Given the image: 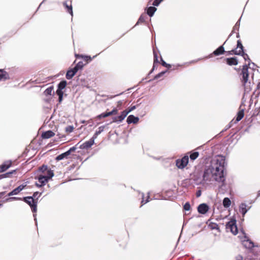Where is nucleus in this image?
Instances as JSON below:
<instances>
[{"label":"nucleus","mask_w":260,"mask_h":260,"mask_svg":"<svg viewBox=\"0 0 260 260\" xmlns=\"http://www.w3.org/2000/svg\"><path fill=\"white\" fill-rule=\"evenodd\" d=\"M225 160L223 156L218 155L213 158L210 165L206 167L203 175V181L211 183L214 181L221 183L219 192L224 194L227 191L225 181Z\"/></svg>","instance_id":"1"},{"label":"nucleus","mask_w":260,"mask_h":260,"mask_svg":"<svg viewBox=\"0 0 260 260\" xmlns=\"http://www.w3.org/2000/svg\"><path fill=\"white\" fill-rule=\"evenodd\" d=\"M248 69V68L247 65L244 66L241 73L242 75V82L243 85L245 87L246 91L250 90V88H248L247 86V81L249 77Z\"/></svg>","instance_id":"2"},{"label":"nucleus","mask_w":260,"mask_h":260,"mask_svg":"<svg viewBox=\"0 0 260 260\" xmlns=\"http://www.w3.org/2000/svg\"><path fill=\"white\" fill-rule=\"evenodd\" d=\"M23 200L28 204L31 208L32 212L36 213L37 210V201L32 197H26L23 198Z\"/></svg>","instance_id":"3"},{"label":"nucleus","mask_w":260,"mask_h":260,"mask_svg":"<svg viewBox=\"0 0 260 260\" xmlns=\"http://www.w3.org/2000/svg\"><path fill=\"white\" fill-rule=\"evenodd\" d=\"M226 230L227 232H231L234 235L238 233V229L236 225V220L232 219L226 224Z\"/></svg>","instance_id":"4"},{"label":"nucleus","mask_w":260,"mask_h":260,"mask_svg":"<svg viewBox=\"0 0 260 260\" xmlns=\"http://www.w3.org/2000/svg\"><path fill=\"white\" fill-rule=\"evenodd\" d=\"M67 84L66 81L63 80L61 81L58 84V88L56 90V94L58 95V102L60 103L62 101L63 91L62 90L65 88Z\"/></svg>","instance_id":"5"},{"label":"nucleus","mask_w":260,"mask_h":260,"mask_svg":"<svg viewBox=\"0 0 260 260\" xmlns=\"http://www.w3.org/2000/svg\"><path fill=\"white\" fill-rule=\"evenodd\" d=\"M188 156H184L181 159H177L176 162V166L179 169H183L186 166L188 162Z\"/></svg>","instance_id":"6"},{"label":"nucleus","mask_w":260,"mask_h":260,"mask_svg":"<svg viewBox=\"0 0 260 260\" xmlns=\"http://www.w3.org/2000/svg\"><path fill=\"white\" fill-rule=\"evenodd\" d=\"M243 51V46L241 43V42L240 40H238L237 41V48L232 50V52H234L235 54L236 55H240Z\"/></svg>","instance_id":"7"},{"label":"nucleus","mask_w":260,"mask_h":260,"mask_svg":"<svg viewBox=\"0 0 260 260\" xmlns=\"http://www.w3.org/2000/svg\"><path fill=\"white\" fill-rule=\"evenodd\" d=\"M36 179H38L40 183V186H44L48 182L49 179L46 177V175H39L38 177H35Z\"/></svg>","instance_id":"8"},{"label":"nucleus","mask_w":260,"mask_h":260,"mask_svg":"<svg viewBox=\"0 0 260 260\" xmlns=\"http://www.w3.org/2000/svg\"><path fill=\"white\" fill-rule=\"evenodd\" d=\"M128 113L127 112V110H125L122 112L120 115L118 116H116L113 118V122H121L125 117L127 116Z\"/></svg>","instance_id":"9"},{"label":"nucleus","mask_w":260,"mask_h":260,"mask_svg":"<svg viewBox=\"0 0 260 260\" xmlns=\"http://www.w3.org/2000/svg\"><path fill=\"white\" fill-rule=\"evenodd\" d=\"M208 210H209L208 206L205 203L200 204L198 207V212L200 213L203 214L206 213L208 212Z\"/></svg>","instance_id":"10"},{"label":"nucleus","mask_w":260,"mask_h":260,"mask_svg":"<svg viewBox=\"0 0 260 260\" xmlns=\"http://www.w3.org/2000/svg\"><path fill=\"white\" fill-rule=\"evenodd\" d=\"M93 144V139H90L89 141H86L81 145L80 148L81 149H88L91 147Z\"/></svg>","instance_id":"11"},{"label":"nucleus","mask_w":260,"mask_h":260,"mask_svg":"<svg viewBox=\"0 0 260 260\" xmlns=\"http://www.w3.org/2000/svg\"><path fill=\"white\" fill-rule=\"evenodd\" d=\"M77 72V69L74 68L68 70L66 74V78L68 80L71 79Z\"/></svg>","instance_id":"12"},{"label":"nucleus","mask_w":260,"mask_h":260,"mask_svg":"<svg viewBox=\"0 0 260 260\" xmlns=\"http://www.w3.org/2000/svg\"><path fill=\"white\" fill-rule=\"evenodd\" d=\"M139 118L138 117H135L133 115H131L128 116L126 122L128 124H130L132 123H137L139 121Z\"/></svg>","instance_id":"13"},{"label":"nucleus","mask_w":260,"mask_h":260,"mask_svg":"<svg viewBox=\"0 0 260 260\" xmlns=\"http://www.w3.org/2000/svg\"><path fill=\"white\" fill-rule=\"evenodd\" d=\"M9 78V74L4 70H0V81H5Z\"/></svg>","instance_id":"14"},{"label":"nucleus","mask_w":260,"mask_h":260,"mask_svg":"<svg viewBox=\"0 0 260 260\" xmlns=\"http://www.w3.org/2000/svg\"><path fill=\"white\" fill-rule=\"evenodd\" d=\"M55 135V134L51 131H48L42 134V137L43 139H49L53 137Z\"/></svg>","instance_id":"15"},{"label":"nucleus","mask_w":260,"mask_h":260,"mask_svg":"<svg viewBox=\"0 0 260 260\" xmlns=\"http://www.w3.org/2000/svg\"><path fill=\"white\" fill-rule=\"evenodd\" d=\"M11 166V161H7L0 166L1 171L4 172L9 168Z\"/></svg>","instance_id":"16"},{"label":"nucleus","mask_w":260,"mask_h":260,"mask_svg":"<svg viewBox=\"0 0 260 260\" xmlns=\"http://www.w3.org/2000/svg\"><path fill=\"white\" fill-rule=\"evenodd\" d=\"M247 205L245 203H242L240 205V212L242 214L243 216L245 215L248 210L249 209V208L248 209H246Z\"/></svg>","instance_id":"17"},{"label":"nucleus","mask_w":260,"mask_h":260,"mask_svg":"<svg viewBox=\"0 0 260 260\" xmlns=\"http://www.w3.org/2000/svg\"><path fill=\"white\" fill-rule=\"evenodd\" d=\"M226 63L230 66L237 65L238 64V61L236 58H228L226 59Z\"/></svg>","instance_id":"18"},{"label":"nucleus","mask_w":260,"mask_h":260,"mask_svg":"<svg viewBox=\"0 0 260 260\" xmlns=\"http://www.w3.org/2000/svg\"><path fill=\"white\" fill-rule=\"evenodd\" d=\"M243 245L247 248L250 249L254 247V244L250 240H247L243 242Z\"/></svg>","instance_id":"19"},{"label":"nucleus","mask_w":260,"mask_h":260,"mask_svg":"<svg viewBox=\"0 0 260 260\" xmlns=\"http://www.w3.org/2000/svg\"><path fill=\"white\" fill-rule=\"evenodd\" d=\"M224 52V48H223V46H221L213 52V54L217 56V55H219L220 54H223Z\"/></svg>","instance_id":"20"},{"label":"nucleus","mask_w":260,"mask_h":260,"mask_svg":"<svg viewBox=\"0 0 260 260\" xmlns=\"http://www.w3.org/2000/svg\"><path fill=\"white\" fill-rule=\"evenodd\" d=\"M69 155H70V152L66 151L64 153H63L58 155L56 157V160H60L64 159V158H67Z\"/></svg>","instance_id":"21"},{"label":"nucleus","mask_w":260,"mask_h":260,"mask_svg":"<svg viewBox=\"0 0 260 260\" xmlns=\"http://www.w3.org/2000/svg\"><path fill=\"white\" fill-rule=\"evenodd\" d=\"M153 55H154V62H153V68H152V70H151V72H152L153 71V70L154 69V68L155 67L156 64L159 62V61L158 59L157 54L154 49H153Z\"/></svg>","instance_id":"22"},{"label":"nucleus","mask_w":260,"mask_h":260,"mask_svg":"<svg viewBox=\"0 0 260 260\" xmlns=\"http://www.w3.org/2000/svg\"><path fill=\"white\" fill-rule=\"evenodd\" d=\"M153 55H154V62H153V68H152V70H151V72H152L153 71V70L154 69V68L155 67L156 64L159 62V61L158 59L157 54L154 49H153Z\"/></svg>","instance_id":"23"},{"label":"nucleus","mask_w":260,"mask_h":260,"mask_svg":"<svg viewBox=\"0 0 260 260\" xmlns=\"http://www.w3.org/2000/svg\"><path fill=\"white\" fill-rule=\"evenodd\" d=\"M156 11V8L154 7H150L148 8L147 13L150 17H152Z\"/></svg>","instance_id":"24"},{"label":"nucleus","mask_w":260,"mask_h":260,"mask_svg":"<svg viewBox=\"0 0 260 260\" xmlns=\"http://www.w3.org/2000/svg\"><path fill=\"white\" fill-rule=\"evenodd\" d=\"M231 204V200L228 198H225L223 200V206L225 208H228Z\"/></svg>","instance_id":"25"},{"label":"nucleus","mask_w":260,"mask_h":260,"mask_svg":"<svg viewBox=\"0 0 260 260\" xmlns=\"http://www.w3.org/2000/svg\"><path fill=\"white\" fill-rule=\"evenodd\" d=\"M43 175H46V177H47L48 179H50L54 176V173L51 169H48L45 174H43Z\"/></svg>","instance_id":"26"},{"label":"nucleus","mask_w":260,"mask_h":260,"mask_svg":"<svg viewBox=\"0 0 260 260\" xmlns=\"http://www.w3.org/2000/svg\"><path fill=\"white\" fill-rule=\"evenodd\" d=\"M53 90V86H51L47 88L44 92V94L46 96L51 95Z\"/></svg>","instance_id":"27"},{"label":"nucleus","mask_w":260,"mask_h":260,"mask_svg":"<svg viewBox=\"0 0 260 260\" xmlns=\"http://www.w3.org/2000/svg\"><path fill=\"white\" fill-rule=\"evenodd\" d=\"M244 117V110H240L236 118V121L238 122L241 120Z\"/></svg>","instance_id":"28"},{"label":"nucleus","mask_w":260,"mask_h":260,"mask_svg":"<svg viewBox=\"0 0 260 260\" xmlns=\"http://www.w3.org/2000/svg\"><path fill=\"white\" fill-rule=\"evenodd\" d=\"M63 5L66 7L67 11L71 15V16H73V10L72 5H68L66 2H64L63 3Z\"/></svg>","instance_id":"29"},{"label":"nucleus","mask_w":260,"mask_h":260,"mask_svg":"<svg viewBox=\"0 0 260 260\" xmlns=\"http://www.w3.org/2000/svg\"><path fill=\"white\" fill-rule=\"evenodd\" d=\"M199 155L198 152H193L190 154L189 156L190 159L191 160H194L199 156Z\"/></svg>","instance_id":"30"},{"label":"nucleus","mask_w":260,"mask_h":260,"mask_svg":"<svg viewBox=\"0 0 260 260\" xmlns=\"http://www.w3.org/2000/svg\"><path fill=\"white\" fill-rule=\"evenodd\" d=\"M48 167L46 165H43L42 167H40L39 171L42 172L43 174H45L46 172L48 170Z\"/></svg>","instance_id":"31"},{"label":"nucleus","mask_w":260,"mask_h":260,"mask_svg":"<svg viewBox=\"0 0 260 260\" xmlns=\"http://www.w3.org/2000/svg\"><path fill=\"white\" fill-rule=\"evenodd\" d=\"M146 17V15H141L140 18L138 19V21L136 24H139V23L144 22L145 20V18Z\"/></svg>","instance_id":"32"},{"label":"nucleus","mask_w":260,"mask_h":260,"mask_svg":"<svg viewBox=\"0 0 260 260\" xmlns=\"http://www.w3.org/2000/svg\"><path fill=\"white\" fill-rule=\"evenodd\" d=\"M83 67V63L82 61H79L74 67L75 69H77V71L81 69Z\"/></svg>","instance_id":"33"},{"label":"nucleus","mask_w":260,"mask_h":260,"mask_svg":"<svg viewBox=\"0 0 260 260\" xmlns=\"http://www.w3.org/2000/svg\"><path fill=\"white\" fill-rule=\"evenodd\" d=\"M19 193V191L16 188L14 189H13L12 191L8 193V196H13V195H16V194H18Z\"/></svg>","instance_id":"34"},{"label":"nucleus","mask_w":260,"mask_h":260,"mask_svg":"<svg viewBox=\"0 0 260 260\" xmlns=\"http://www.w3.org/2000/svg\"><path fill=\"white\" fill-rule=\"evenodd\" d=\"M109 116H110V114H109V112L103 113H102V114L99 115L98 116V118H105V117H107Z\"/></svg>","instance_id":"35"},{"label":"nucleus","mask_w":260,"mask_h":260,"mask_svg":"<svg viewBox=\"0 0 260 260\" xmlns=\"http://www.w3.org/2000/svg\"><path fill=\"white\" fill-rule=\"evenodd\" d=\"M74 130L73 126L69 125L66 127V132L68 133L72 132Z\"/></svg>","instance_id":"36"},{"label":"nucleus","mask_w":260,"mask_h":260,"mask_svg":"<svg viewBox=\"0 0 260 260\" xmlns=\"http://www.w3.org/2000/svg\"><path fill=\"white\" fill-rule=\"evenodd\" d=\"M149 194H150V193L149 192V193H148V196H147V199L146 201H145V200H144V194H142L143 198H142V201H141L142 205H144V204H146V203H147V202H149V200H148V199H149V198H150V195H149Z\"/></svg>","instance_id":"37"},{"label":"nucleus","mask_w":260,"mask_h":260,"mask_svg":"<svg viewBox=\"0 0 260 260\" xmlns=\"http://www.w3.org/2000/svg\"><path fill=\"white\" fill-rule=\"evenodd\" d=\"M183 209L185 211H189L190 209V205L188 202H186L184 205Z\"/></svg>","instance_id":"38"},{"label":"nucleus","mask_w":260,"mask_h":260,"mask_svg":"<svg viewBox=\"0 0 260 260\" xmlns=\"http://www.w3.org/2000/svg\"><path fill=\"white\" fill-rule=\"evenodd\" d=\"M167 72V71H162V72L159 73V74H158L157 75H156L155 76L154 79H156L160 78V77L163 76Z\"/></svg>","instance_id":"39"},{"label":"nucleus","mask_w":260,"mask_h":260,"mask_svg":"<svg viewBox=\"0 0 260 260\" xmlns=\"http://www.w3.org/2000/svg\"><path fill=\"white\" fill-rule=\"evenodd\" d=\"M104 129V126H101L98 128V130L96 131V135L100 134Z\"/></svg>","instance_id":"40"},{"label":"nucleus","mask_w":260,"mask_h":260,"mask_svg":"<svg viewBox=\"0 0 260 260\" xmlns=\"http://www.w3.org/2000/svg\"><path fill=\"white\" fill-rule=\"evenodd\" d=\"M160 59L161 61V64L165 67L170 68L171 67V65L170 64L167 63L165 61H164L161 57H160Z\"/></svg>","instance_id":"41"},{"label":"nucleus","mask_w":260,"mask_h":260,"mask_svg":"<svg viewBox=\"0 0 260 260\" xmlns=\"http://www.w3.org/2000/svg\"><path fill=\"white\" fill-rule=\"evenodd\" d=\"M118 112V110L116 108H114L111 111L109 112L110 116L112 115L116 114Z\"/></svg>","instance_id":"42"},{"label":"nucleus","mask_w":260,"mask_h":260,"mask_svg":"<svg viewBox=\"0 0 260 260\" xmlns=\"http://www.w3.org/2000/svg\"><path fill=\"white\" fill-rule=\"evenodd\" d=\"M25 186H26L25 185L22 184V185H19L17 187H16V189L18 190L19 192H20L21 191H22L24 188Z\"/></svg>","instance_id":"43"},{"label":"nucleus","mask_w":260,"mask_h":260,"mask_svg":"<svg viewBox=\"0 0 260 260\" xmlns=\"http://www.w3.org/2000/svg\"><path fill=\"white\" fill-rule=\"evenodd\" d=\"M162 1L163 0H155L153 3V5L158 6Z\"/></svg>","instance_id":"44"},{"label":"nucleus","mask_w":260,"mask_h":260,"mask_svg":"<svg viewBox=\"0 0 260 260\" xmlns=\"http://www.w3.org/2000/svg\"><path fill=\"white\" fill-rule=\"evenodd\" d=\"M241 54L243 56L245 60H250L248 55L247 54L245 53L243 51Z\"/></svg>","instance_id":"45"},{"label":"nucleus","mask_w":260,"mask_h":260,"mask_svg":"<svg viewBox=\"0 0 260 260\" xmlns=\"http://www.w3.org/2000/svg\"><path fill=\"white\" fill-rule=\"evenodd\" d=\"M15 200H21V198H17V197H11V198H10L9 199H7V201Z\"/></svg>","instance_id":"46"},{"label":"nucleus","mask_w":260,"mask_h":260,"mask_svg":"<svg viewBox=\"0 0 260 260\" xmlns=\"http://www.w3.org/2000/svg\"><path fill=\"white\" fill-rule=\"evenodd\" d=\"M76 147L74 146L71 147L69 150L67 151V152H70V154L71 153V152H74L76 150Z\"/></svg>","instance_id":"47"},{"label":"nucleus","mask_w":260,"mask_h":260,"mask_svg":"<svg viewBox=\"0 0 260 260\" xmlns=\"http://www.w3.org/2000/svg\"><path fill=\"white\" fill-rule=\"evenodd\" d=\"M136 106H132V107H131L128 110H127V112L128 113V114L131 112V111H132L133 110H135L136 109Z\"/></svg>","instance_id":"48"},{"label":"nucleus","mask_w":260,"mask_h":260,"mask_svg":"<svg viewBox=\"0 0 260 260\" xmlns=\"http://www.w3.org/2000/svg\"><path fill=\"white\" fill-rule=\"evenodd\" d=\"M39 194V192H38V191H36L35 192H34V194H33V198H37V199H38V195Z\"/></svg>","instance_id":"49"},{"label":"nucleus","mask_w":260,"mask_h":260,"mask_svg":"<svg viewBox=\"0 0 260 260\" xmlns=\"http://www.w3.org/2000/svg\"><path fill=\"white\" fill-rule=\"evenodd\" d=\"M240 25V19L237 22L235 25L234 27V29H236V27H239Z\"/></svg>","instance_id":"50"},{"label":"nucleus","mask_w":260,"mask_h":260,"mask_svg":"<svg viewBox=\"0 0 260 260\" xmlns=\"http://www.w3.org/2000/svg\"><path fill=\"white\" fill-rule=\"evenodd\" d=\"M237 260H243V257L241 255H238L236 257Z\"/></svg>","instance_id":"51"},{"label":"nucleus","mask_w":260,"mask_h":260,"mask_svg":"<svg viewBox=\"0 0 260 260\" xmlns=\"http://www.w3.org/2000/svg\"><path fill=\"white\" fill-rule=\"evenodd\" d=\"M15 171H13V172H8V173H7L5 175L6 177H8L9 176V175H11L13 173V172H15Z\"/></svg>","instance_id":"52"},{"label":"nucleus","mask_w":260,"mask_h":260,"mask_svg":"<svg viewBox=\"0 0 260 260\" xmlns=\"http://www.w3.org/2000/svg\"><path fill=\"white\" fill-rule=\"evenodd\" d=\"M98 136V135H96V133H95L92 138H91L90 139H93V141L94 142V139L97 138Z\"/></svg>","instance_id":"53"},{"label":"nucleus","mask_w":260,"mask_h":260,"mask_svg":"<svg viewBox=\"0 0 260 260\" xmlns=\"http://www.w3.org/2000/svg\"><path fill=\"white\" fill-rule=\"evenodd\" d=\"M98 136V135H96V133H95L92 138H91L90 139H93V141L94 142V139L97 138Z\"/></svg>","instance_id":"54"},{"label":"nucleus","mask_w":260,"mask_h":260,"mask_svg":"<svg viewBox=\"0 0 260 260\" xmlns=\"http://www.w3.org/2000/svg\"><path fill=\"white\" fill-rule=\"evenodd\" d=\"M5 193V191L0 192V198Z\"/></svg>","instance_id":"55"},{"label":"nucleus","mask_w":260,"mask_h":260,"mask_svg":"<svg viewBox=\"0 0 260 260\" xmlns=\"http://www.w3.org/2000/svg\"><path fill=\"white\" fill-rule=\"evenodd\" d=\"M201 195V191H199L197 193V196L198 197H200Z\"/></svg>","instance_id":"56"},{"label":"nucleus","mask_w":260,"mask_h":260,"mask_svg":"<svg viewBox=\"0 0 260 260\" xmlns=\"http://www.w3.org/2000/svg\"><path fill=\"white\" fill-rule=\"evenodd\" d=\"M33 216L34 217L35 220L36 221V214H34ZM36 223L37 224V221H36Z\"/></svg>","instance_id":"57"},{"label":"nucleus","mask_w":260,"mask_h":260,"mask_svg":"<svg viewBox=\"0 0 260 260\" xmlns=\"http://www.w3.org/2000/svg\"><path fill=\"white\" fill-rule=\"evenodd\" d=\"M40 183H36V185L38 187H41L42 186H40Z\"/></svg>","instance_id":"58"},{"label":"nucleus","mask_w":260,"mask_h":260,"mask_svg":"<svg viewBox=\"0 0 260 260\" xmlns=\"http://www.w3.org/2000/svg\"><path fill=\"white\" fill-rule=\"evenodd\" d=\"M230 54H234V52H232V50H231V51H230Z\"/></svg>","instance_id":"59"},{"label":"nucleus","mask_w":260,"mask_h":260,"mask_svg":"<svg viewBox=\"0 0 260 260\" xmlns=\"http://www.w3.org/2000/svg\"><path fill=\"white\" fill-rule=\"evenodd\" d=\"M257 196H260V190H259L258 191V192Z\"/></svg>","instance_id":"60"},{"label":"nucleus","mask_w":260,"mask_h":260,"mask_svg":"<svg viewBox=\"0 0 260 260\" xmlns=\"http://www.w3.org/2000/svg\"><path fill=\"white\" fill-rule=\"evenodd\" d=\"M118 103H119V104H121V101H119V102H118Z\"/></svg>","instance_id":"61"},{"label":"nucleus","mask_w":260,"mask_h":260,"mask_svg":"<svg viewBox=\"0 0 260 260\" xmlns=\"http://www.w3.org/2000/svg\"><path fill=\"white\" fill-rule=\"evenodd\" d=\"M237 38L239 37V34H238V35H237Z\"/></svg>","instance_id":"62"},{"label":"nucleus","mask_w":260,"mask_h":260,"mask_svg":"<svg viewBox=\"0 0 260 260\" xmlns=\"http://www.w3.org/2000/svg\"><path fill=\"white\" fill-rule=\"evenodd\" d=\"M239 27H236V29H238Z\"/></svg>","instance_id":"63"},{"label":"nucleus","mask_w":260,"mask_h":260,"mask_svg":"<svg viewBox=\"0 0 260 260\" xmlns=\"http://www.w3.org/2000/svg\"><path fill=\"white\" fill-rule=\"evenodd\" d=\"M258 86L259 87H260V83L258 84Z\"/></svg>","instance_id":"64"}]
</instances>
